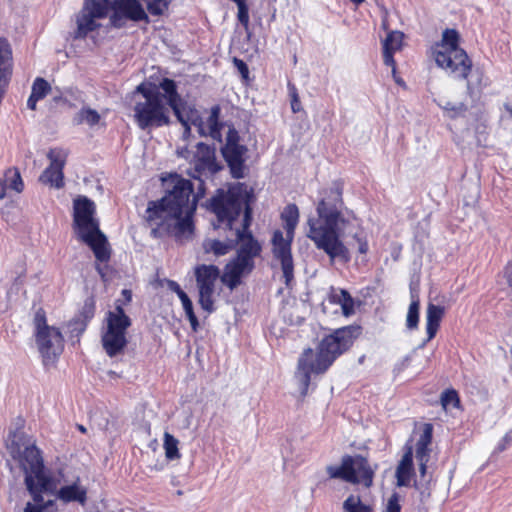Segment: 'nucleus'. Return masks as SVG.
I'll use <instances>...</instances> for the list:
<instances>
[{"mask_svg":"<svg viewBox=\"0 0 512 512\" xmlns=\"http://www.w3.org/2000/svg\"><path fill=\"white\" fill-rule=\"evenodd\" d=\"M360 333L361 328L359 326L341 327L335 329L320 341L316 355L311 348L302 352L295 373L302 396H305L308 392L311 374L326 372L333 362L353 345Z\"/></svg>","mask_w":512,"mask_h":512,"instance_id":"nucleus-4","label":"nucleus"},{"mask_svg":"<svg viewBox=\"0 0 512 512\" xmlns=\"http://www.w3.org/2000/svg\"><path fill=\"white\" fill-rule=\"evenodd\" d=\"M219 115H220L219 106L212 107L210 116L208 118V124L210 126L212 135H214L215 133H219V123H218Z\"/></svg>","mask_w":512,"mask_h":512,"instance_id":"nucleus-40","label":"nucleus"},{"mask_svg":"<svg viewBox=\"0 0 512 512\" xmlns=\"http://www.w3.org/2000/svg\"><path fill=\"white\" fill-rule=\"evenodd\" d=\"M122 295L124 296V298H125V300H126L127 302H130V301H131V299H132V293H131V291H130V290H128V289H124V290H122Z\"/></svg>","mask_w":512,"mask_h":512,"instance_id":"nucleus-54","label":"nucleus"},{"mask_svg":"<svg viewBox=\"0 0 512 512\" xmlns=\"http://www.w3.org/2000/svg\"><path fill=\"white\" fill-rule=\"evenodd\" d=\"M238 8L237 18L243 27L246 29L249 25V9L246 4V0H233Z\"/></svg>","mask_w":512,"mask_h":512,"instance_id":"nucleus-37","label":"nucleus"},{"mask_svg":"<svg viewBox=\"0 0 512 512\" xmlns=\"http://www.w3.org/2000/svg\"><path fill=\"white\" fill-rule=\"evenodd\" d=\"M167 286H168V288H169L172 292H174V293H175L177 290H179V288H180V285H179L176 281H174V280H168V281H167Z\"/></svg>","mask_w":512,"mask_h":512,"instance_id":"nucleus-49","label":"nucleus"},{"mask_svg":"<svg viewBox=\"0 0 512 512\" xmlns=\"http://www.w3.org/2000/svg\"><path fill=\"white\" fill-rule=\"evenodd\" d=\"M287 88H288V93L290 96L292 112L298 113L302 110L300 98L298 95V90H297L296 86L290 82L288 83Z\"/></svg>","mask_w":512,"mask_h":512,"instance_id":"nucleus-39","label":"nucleus"},{"mask_svg":"<svg viewBox=\"0 0 512 512\" xmlns=\"http://www.w3.org/2000/svg\"><path fill=\"white\" fill-rule=\"evenodd\" d=\"M193 166L188 171L190 177L198 180L197 194L204 196L205 179L212 177L221 170V166L216 161L215 148L203 142L196 145V152L192 157Z\"/></svg>","mask_w":512,"mask_h":512,"instance_id":"nucleus-12","label":"nucleus"},{"mask_svg":"<svg viewBox=\"0 0 512 512\" xmlns=\"http://www.w3.org/2000/svg\"><path fill=\"white\" fill-rule=\"evenodd\" d=\"M460 42V35L456 29H445L442 32V38L439 42H436L431 47V54L436 51H442V52H451L456 50H463L459 46Z\"/></svg>","mask_w":512,"mask_h":512,"instance_id":"nucleus-23","label":"nucleus"},{"mask_svg":"<svg viewBox=\"0 0 512 512\" xmlns=\"http://www.w3.org/2000/svg\"><path fill=\"white\" fill-rule=\"evenodd\" d=\"M185 314L191 324V328L193 331H197L198 327H199V323H198V319L194 313V310H193V305L185 308Z\"/></svg>","mask_w":512,"mask_h":512,"instance_id":"nucleus-44","label":"nucleus"},{"mask_svg":"<svg viewBox=\"0 0 512 512\" xmlns=\"http://www.w3.org/2000/svg\"><path fill=\"white\" fill-rule=\"evenodd\" d=\"M78 429H79L82 433H85V432H86V428H85L83 425H78Z\"/></svg>","mask_w":512,"mask_h":512,"instance_id":"nucleus-61","label":"nucleus"},{"mask_svg":"<svg viewBox=\"0 0 512 512\" xmlns=\"http://www.w3.org/2000/svg\"><path fill=\"white\" fill-rule=\"evenodd\" d=\"M68 152L62 148H52L47 153L50 165L42 172L39 181L56 189L64 186L63 169L66 164Z\"/></svg>","mask_w":512,"mask_h":512,"instance_id":"nucleus-19","label":"nucleus"},{"mask_svg":"<svg viewBox=\"0 0 512 512\" xmlns=\"http://www.w3.org/2000/svg\"><path fill=\"white\" fill-rule=\"evenodd\" d=\"M432 57L436 65L458 80H465L472 70V60L465 50L451 52L436 51Z\"/></svg>","mask_w":512,"mask_h":512,"instance_id":"nucleus-15","label":"nucleus"},{"mask_svg":"<svg viewBox=\"0 0 512 512\" xmlns=\"http://www.w3.org/2000/svg\"><path fill=\"white\" fill-rule=\"evenodd\" d=\"M510 441H511V436H510V434H509V433H507V434L503 437L502 441L498 444L497 449H496V450H497V452H502V451H504V450L506 449L507 445L510 443Z\"/></svg>","mask_w":512,"mask_h":512,"instance_id":"nucleus-47","label":"nucleus"},{"mask_svg":"<svg viewBox=\"0 0 512 512\" xmlns=\"http://www.w3.org/2000/svg\"><path fill=\"white\" fill-rule=\"evenodd\" d=\"M481 78H482V74L479 73V78H478L479 85L481 84Z\"/></svg>","mask_w":512,"mask_h":512,"instance_id":"nucleus-63","label":"nucleus"},{"mask_svg":"<svg viewBox=\"0 0 512 512\" xmlns=\"http://www.w3.org/2000/svg\"><path fill=\"white\" fill-rule=\"evenodd\" d=\"M181 300V303L183 305V309L185 310V308L193 305L192 304V301L190 300V298L188 297V295H185L184 297L180 298Z\"/></svg>","mask_w":512,"mask_h":512,"instance_id":"nucleus-52","label":"nucleus"},{"mask_svg":"<svg viewBox=\"0 0 512 512\" xmlns=\"http://www.w3.org/2000/svg\"><path fill=\"white\" fill-rule=\"evenodd\" d=\"M433 437V426L430 423L423 425V431L417 440L416 446L430 447Z\"/></svg>","mask_w":512,"mask_h":512,"instance_id":"nucleus-38","label":"nucleus"},{"mask_svg":"<svg viewBox=\"0 0 512 512\" xmlns=\"http://www.w3.org/2000/svg\"><path fill=\"white\" fill-rule=\"evenodd\" d=\"M109 3V0H85L83 8L76 17L75 39H84L88 33L100 26L96 23V19H102L107 15Z\"/></svg>","mask_w":512,"mask_h":512,"instance_id":"nucleus-14","label":"nucleus"},{"mask_svg":"<svg viewBox=\"0 0 512 512\" xmlns=\"http://www.w3.org/2000/svg\"><path fill=\"white\" fill-rule=\"evenodd\" d=\"M50 90V84L45 79L38 77L32 85L31 94L41 100L50 92Z\"/></svg>","mask_w":512,"mask_h":512,"instance_id":"nucleus-33","label":"nucleus"},{"mask_svg":"<svg viewBox=\"0 0 512 512\" xmlns=\"http://www.w3.org/2000/svg\"><path fill=\"white\" fill-rule=\"evenodd\" d=\"M107 329L102 335V345L109 357H115L126 347V331L131 326V319L126 315L119 300L115 309L106 314Z\"/></svg>","mask_w":512,"mask_h":512,"instance_id":"nucleus-11","label":"nucleus"},{"mask_svg":"<svg viewBox=\"0 0 512 512\" xmlns=\"http://www.w3.org/2000/svg\"><path fill=\"white\" fill-rule=\"evenodd\" d=\"M178 154H179L181 157L188 159V158H189V156H190V151H189L187 148H184V149H182V150L178 151Z\"/></svg>","mask_w":512,"mask_h":512,"instance_id":"nucleus-55","label":"nucleus"},{"mask_svg":"<svg viewBox=\"0 0 512 512\" xmlns=\"http://www.w3.org/2000/svg\"><path fill=\"white\" fill-rule=\"evenodd\" d=\"M100 121V114L89 107H83L78 113L73 117V123L75 125H80L83 123L88 124L89 126H94L98 124Z\"/></svg>","mask_w":512,"mask_h":512,"instance_id":"nucleus-26","label":"nucleus"},{"mask_svg":"<svg viewBox=\"0 0 512 512\" xmlns=\"http://www.w3.org/2000/svg\"><path fill=\"white\" fill-rule=\"evenodd\" d=\"M86 315H85V318L88 320L92 317L93 313L91 311H88V312H85Z\"/></svg>","mask_w":512,"mask_h":512,"instance_id":"nucleus-60","label":"nucleus"},{"mask_svg":"<svg viewBox=\"0 0 512 512\" xmlns=\"http://www.w3.org/2000/svg\"><path fill=\"white\" fill-rule=\"evenodd\" d=\"M444 313V307L432 303L428 304L426 311L427 341H430L435 337Z\"/></svg>","mask_w":512,"mask_h":512,"instance_id":"nucleus-24","label":"nucleus"},{"mask_svg":"<svg viewBox=\"0 0 512 512\" xmlns=\"http://www.w3.org/2000/svg\"><path fill=\"white\" fill-rule=\"evenodd\" d=\"M96 269H97V271L99 272V274L103 277V276H104V273H103V269H102V267H101L100 265H97V266H96Z\"/></svg>","mask_w":512,"mask_h":512,"instance_id":"nucleus-58","label":"nucleus"},{"mask_svg":"<svg viewBox=\"0 0 512 512\" xmlns=\"http://www.w3.org/2000/svg\"><path fill=\"white\" fill-rule=\"evenodd\" d=\"M3 180L5 181L6 187L8 186L10 189L18 193L22 192L24 184L20 172L17 169H8L5 174V179Z\"/></svg>","mask_w":512,"mask_h":512,"instance_id":"nucleus-29","label":"nucleus"},{"mask_svg":"<svg viewBox=\"0 0 512 512\" xmlns=\"http://www.w3.org/2000/svg\"><path fill=\"white\" fill-rule=\"evenodd\" d=\"M25 487L32 501L26 503L23 512H58L55 500L44 499V494L55 492V481H50L44 488L39 486V484H32V482H29V486Z\"/></svg>","mask_w":512,"mask_h":512,"instance_id":"nucleus-20","label":"nucleus"},{"mask_svg":"<svg viewBox=\"0 0 512 512\" xmlns=\"http://www.w3.org/2000/svg\"><path fill=\"white\" fill-rule=\"evenodd\" d=\"M401 511V505H400V495L397 492L392 493V495L389 497L386 505L385 512H400Z\"/></svg>","mask_w":512,"mask_h":512,"instance_id":"nucleus-41","label":"nucleus"},{"mask_svg":"<svg viewBox=\"0 0 512 512\" xmlns=\"http://www.w3.org/2000/svg\"><path fill=\"white\" fill-rule=\"evenodd\" d=\"M413 474V450L412 447H408L396 468L395 476L397 480V486H409Z\"/></svg>","mask_w":512,"mask_h":512,"instance_id":"nucleus-22","label":"nucleus"},{"mask_svg":"<svg viewBox=\"0 0 512 512\" xmlns=\"http://www.w3.org/2000/svg\"><path fill=\"white\" fill-rule=\"evenodd\" d=\"M205 252H212L215 256H223L235 249V242H233V234L229 232L225 237V241L220 240H206L203 243Z\"/></svg>","mask_w":512,"mask_h":512,"instance_id":"nucleus-25","label":"nucleus"},{"mask_svg":"<svg viewBox=\"0 0 512 512\" xmlns=\"http://www.w3.org/2000/svg\"><path fill=\"white\" fill-rule=\"evenodd\" d=\"M136 92L145 98L134 107V117L140 129L158 128L170 124L169 108L161 102V95L155 84L141 83Z\"/></svg>","mask_w":512,"mask_h":512,"instance_id":"nucleus-8","label":"nucleus"},{"mask_svg":"<svg viewBox=\"0 0 512 512\" xmlns=\"http://www.w3.org/2000/svg\"><path fill=\"white\" fill-rule=\"evenodd\" d=\"M175 293L177 294V296L179 297V299H180V298H182V297H184L185 295H187V294L182 290V288H181V287H180V288H179V290H177Z\"/></svg>","mask_w":512,"mask_h":512,"instance_id":"nucleus-56","label":"nucleus"},{"mask_svg":"<svg viewBox=\"0 0 512 512\" xmlns=\"http://www.w3.org/2000/svg\"><path fill=\"white\" fill-rule=\"evenodd\" d=\"M233 62L235 64L236 68L238 69L239 73L241 74V76L243 78H247L248 74H249V69H248L247 64L243 60L238 59V58H234Z\"/></svg>","mask_w":512,"mask_h":512,"instance_id":"nucleus-45","label":"nucleus"},{"mask_svg":"<svg viewBox=\"0 0 512 512\" xmlns=\"http://www.w3.org/2000/svg\"><path fill=\"white\" fill-rule=\"evenodd\" d=\"M281 219L284 222L286 238L283 236L282 231H274L272 237V253L273 257L280 262L285 284L289 287L294 279L291 243L294 237V230L299 220V210L296 204L287 205L281 213Z\"/></svg>","mask_w":512,"mask_h":512,"instance_id":"nucleus-7","label":"nucleus"},{"mask_svg":"<svg viewBox=\"0 0 512 512\" xmlns=\"http://www.w3.org/2000/svg\"><path fill=\"white\" fill-rule=\"evenodd\" d=\"M170 0H147V9L155 16L162 15L169 7Z\"/></svg>","mask_w":512,"mask_h":512,"instance_id":"nucleus-36","label":"nucleus"},{"mask_svg":"<svg viewBox=\"0 0 512 512\" xmlns=\"http://www.w3.org/2000/svg\"><path fill=\"white\" fill-rule=\"evenodd\" d=\"M428 462H429V461H422V462H418V464H419V472H420V475H421L422 477H424V476H425V474H426V471H427V463H428Z\"/></svg>","mask_w":512,"mask_h":512,"instance_id":"nucleus-50","label":"nucleus"},{"mask_svg":"<svg viewBox=\"0 0 512 512\" xmlns=\"http://www.w3.org/2000/svg\"><path fill=\"white\" fill-rule=\"evenodd\" d=\"M179 441L170 433H164V449L166 458L169 460H175L180 458V453L178 450Z\"/></svg>","mask_w":512,"mask_h":512,"instance_id":"nucleus-28","label":"nucleus"},{"mask_svg":"<svg viewBox=\"0 0 512 512\" xmlns=\"http://www.w3.org/2000/svg\"><path fill=\"white\" fill-rule=\"evenodd\" d=\"M430 447L416 446L415 457L417 462L429 461L430 459Z\"/></svg>","mask_w":512,"mask_h":512,"instance_id":"nucleus-42","label":"nucleus"},{"mask_svg":"<svg viewBox=\"0 0 512 512\" xmlns=\"http://www.w3.org/2000/svg\"><path fill=\"white\" fill-rule=\"evenodd\" d=\"M34 336L44 365L54 363L64 349V338L60 330L49 326L45 311L39 308L33 318Z\"/></svg>","mask_w":512,"mask_h":512,"instance_id":"nucleus-10","label":"nucleus"},{"mask_svg":"<svg viewBox=\"0 0 512 512\" xmlns=\"http://www.w3.org/2000/svg\"><path fill=\"white\" fill-rule=\"evenodd\" d=\"M111 8L113 13L110 16V23L115 28H122L126 19L134 22H150L143 5L138 0L113 1Z\"/></svg>","mask_w":512,"mask_h":512,"instance_id":"nucleus-17","label":"nucleus"},{"mask_svg":"<svg viewBox=\"0 0 512 512\" xmlns=\"http://www.w3.org/2000/svg\"><path fill=\"white\" fill-rule=\"evenodd\" d=\"M248 148L240 144V136L234 127H229L221 153L233 178H244L245 155Z\"/></svg>","mask_w":512,"mask_h":512,"instance_id":"nucleus-13","label":"nucleus"},{"mask_svg":"<svg viewBox=\"0 0 512 512\" xmlns=\"http://www.w3.org/2000/svg\"><path fill=\"white\" fill-rule=\"evenodd\" d=\"M220 277V270L215 265H199L195 268V278L199 290V304L208 313L214 311L213 294L215 282Z\"/></svg>","mask_w":512,"mask_h":512,"instance_id":"nucleus-16","label":"nucleus"},{"mask_svg":"<svg viewBox=\"0 0 512 512\" xmlns=\"http://www.w3.org/2000/svg\"><path fill=\"white\" fill-rule=\"evenodd\" d=\"M403 33L399 31H392L388 33L383 42V48H389L391 52H395L401 48Z\"/></svg>","mask_w":512,"mask_h":512,"instance_id":"nucleus-32","label":"nucleus"},{"mask_svg":"<svg viewBox=\"0 0 512 512\" xmlns=\"http://www.w3.org/2000/svg\"><path fill=\"white\" fill-rule=\"evenodd\" d=\"M38 101L39 99L31 94L27 100V107L31 110H35Z\"/></svg>","mask_w":512,"mask_h":512,"instance_id":"nucleus-48","label":"nucleus"},{"mask_svg":"<svg viewBox=\"0 0 512 512\" xmlns=\"http://www.w3.org/2000/svg\"><path fill=\"white\" fill-rule=\"evenodd\" d=\"M156 88L160 91L161 102H163L168 108H171L177 120L184 127V134H189L191 130L190 125L182 113L185 101L178 93L177 83L173 79L163 78L159 85H156Z\"/></svg>","mask_w":512,"mask_h":512,"instance_id":"nucleus-18","label":"nucleus"},{"mask_svg":"<svg viewBox=\"0 0 512 512\" xmlns=\"http://www.w3.org/2000/svg\"><path fill=\"white\" fill-rule=\"evenodd\" d=\"M419 301H412L408 308V313L406 317V326L408 329L413 330L418 327L419 323Z\"/></svg>","mask_w":512,"mask_h":512,"instance_id":"nucleus-31","label":"nucleus"},{"mask_svg":"<svg viewBox=\"0 0 512 512\" xmlns=\"http://www.w3.org/2000/svg\"><path fill=\"white\" fill-rule=\"evenodd\" d=\"M344 202L340 187L330 188L326 196L317 205V218L308 219L307 236L319 250H323L331 261L336 259L347 263L351 256L349 249L341 240L343 229L349 219L343 213Z\"/></svg>","mask_w":512,"mask_h":512,"instance_id":"nucleus-3","label":"nucleus"},{"mask_svg":"<svg viewBox=\"0 0 512 512\" xmlns=\"http://www.w3.org/2000/svg\"><path fill=\"white\" fill-rule=\"evenodd\" d=\"M344 512H372L371 506L364 504L359 496L350 495L343 502Z\"/></svg>","mask_w":512,"mask_h":512,"instance_id":"nucleus-27","label":"nucleus"},{"mask_svg":"<svg viewBox=\"0 0 512 512\" xmlns=\"http://www.w3.org/2000/svg\"><path fill=\"white\" fill-rule=\"evenodd\" d=\"M337 301L340 303L344 315H349L353 312L354 301L351 295L346 290H340L339 295H335Z\"/></svg>","mask_w":512,"mask_h":512,"instance_id":"nucleus-35","label":"nucleus"},{"mask_svg":"<svg viewBox=\"0 0 512 512\" xmlns=\"http://www.w3.org/2000/svg\"><path fill=\"white\" fill-rule=\"evenodd\" d=\"M395 81L398 83V84H403V81L401 79H397L395 78Z\"/></svg>","mask_w":512,"mask_h":512,"instance_id":"nucleus-62","label":"nucleus"},{"mask_svg":"<svg viewBox=\"0 0 512 512\" xmlns=\"http://www.w3.org/2000/svg\"><path fill=\"white\" fill-rule=\"evenodd\" d=\"M7 450L23 472L25 486L32 482L44 488L47 483L54 481L46 472L42 452L36 446V441L24 431L17 429L9 434Z\"/></svg>","mask_w":512,"mask_h":512,"instance_id":"nucleus-5","label":"nucleus"},{"mask_svg":"<svg viewBox=\"0 0 512 512\" xmlns=\"http://www.w3.org/2000/svg\"><path fill=\"white\" fill-rule=\"evenodd\" d=\"M393 54H394V52H391V50H389V48H383L384 64L392 67V72H393V75L395 76L396 67H395V60L393 58Z\"/></svg>","mask_w":512,"mask_h":512,"instance_id":"nucleus-43","label":"nucleus"},{"mask_svg":"<svg viewBox=\"0 0 512 512\" xmlns=\"http://www.w3.org/2000/svg\"><path fill=\"white\" fill-rule=\"evenodd\" d=\"M163 181L166 194L158 201L149 202L146 210V222L152 227L151 235L154 238L189 236L194 230L192 218L197 201L202 196L193 194L191 181L177 174Z\"/></svg>","mask_w":512,"mask_h":512,"instance_id":"nucleus-2","label":"nucleus"},{"mask_svg":"<svg viewBox=\"0 0 512 512\" xmlns=\"http://www.w3.org/2000/svg\"><path fill=\"white\" fill-rule=\"evenodd\" d=\"M466 87H467V94L472 97L474 95V89H475L474 84L471 81H467Z\"/></svg>","mask_w":512,"mask_h":512,"instance_id":"nucleus-53","label":"nucleus"},{"mask_svg":"<svg viewBox=\"0 0 512 512\" xmlns=\"http://www.w3.org/2000/svg\"><path fill=\"white\" fill-rule=\"evenodd\" d=\"M53 494L64 504L77 502L84 506L87 502V488L81 484L79 476H76L71 483L64 480V485L59 489L56 487Z\"/></svg>","mask_w":512,"mask_h":512,"instance_id":"nucleus-21","label":"nucleus"},{"mask_svg":"<svg viewBox=\"0 0 512 512\" xmlns=\"http://www.w3.org/2000/svg\"><path fill=\"white\" fill-rule=\"evenodd\" d=\"M377 468V464L372 467L367 458L360 454L344 455L340 465H329L326 472L331 479H341L347 483L362 484L370 488Z\"/></svg>","mask_w":512,"mask_h":512,"instance_id":"nucleus-9","label":"nucleus"},{"mask_svg":"<svg viewBox=\"0 0 512 512\" xmlns=\"http://www.w3.org/2000/svg\"><path fill=\"white\" fill-rule=\"evenodd\" d=\"M354 239L358 242L359 244V247H358V251L361 253V254H365L367 253L368 251V243L366 240L362 239L361 237H359L357 234L354 235Z\"/></svg>","mask_w":512,"mask_h":512,"instance_id":"nucleus-46","label":"nucleus"},{"mask_svg":"<svg viewBox=\"0 0 512 512\" xmlns=\"http://www.w3.org/2000/svg\"><path fill=\"white\" fill-rule=\"evenodd\" d=\"M441 405L444 409L449 407L456 408L460 404L459 396L456 390L454 389H446L441 394Z\"/></svg>","mask_w":512,"mask_h":512,"instance_id":"nucleus-34","label":"nucleus"},{"mask_svg":"<svg viewBox=\"0 0 512 512\" xmlns=\"http://www.w3.org/2000/svg\"><path fill=\"white\" fill-rule=\"evenodd\" d=\"M253 192L243 183L228 190L217 189L209 199L207 209L215 214L217 225L233 234L236 256L224 267L221 282L230 290L241 284V278L255 268V258L262 252V245L249 230L252 223Z\"/></svg>","mask_w":512,"mask_h":512,"instance_id":"nucleus-1","label":"nucleus"},{"mask_svg":"<svg viewBox=\"0 0 512 512\" xmlns=\"http://www.w3.org/2000/svg\"><path fill=\"white\" fill-rule=\"evenodd\" d=\"M505 108L510 113V115L512 116V104H506Z\"/></svg>","mask_w":512,"mask_h":512,"instance_id":"nucleus-57","label":"nucleus"},{"mask_svg":"<svg viewBox=\"0 0 512 512\" xmlns=\"http://www.w3.org/2000/svg\"><path fill=\"white\" fill-rule=\"evenodd\" d=\"M440 107L444 110L446 115L452 119L463 116L467 111V106L463 102L455 103L446 101L444 104L440 105Z\"/></svg>","mask_w":512,"mask_h":512,"instance_id":"nucleus-30","label":"nucleus"},{"mask_svg":"<svg viewBox=\"0 0 512 512\" xmlns=\"http://www.w3.org/2000/svg\"><path fill=\"white\" fill-rule=\"evenodd\" d=\"M6 195V185L5 181L0 177V200L3 199Z\"/></svg>","mask_w":512,"mask_h":512,"instance_id":"nucleus-51","label":"nucleus"},{"mask_svg":"<svg viewBox=\"0 0 512 512\" xmlns=\"http://www.w3.org/2000/svg\"><path fill=\"white\" fill-rule=\"evenodd\" d=\"M96 205L86 196H78L73 201V227L78 238L93 251L100 262L110 259V249L105 234L100 230L96 218Z\"/></svg>","mask_w":512,"mask_h":512,"instance_id":"nucleus-6","label":"nucleus"},{"mask_svg":"<svg viewBox=\"0 0 512 512\" xmlns=\"http://www.w3.org/2000/svg\"><path fill=\"white\" fill-rule=\"evenodd\" d=\"M351 2H353L354 4L356 5H360L362 4L365 0H350Z\"/></svg>","mask_w":512,"mask_h":512,"instance_id":"nucleus-59","label":"nucleus"}]
</instances>
